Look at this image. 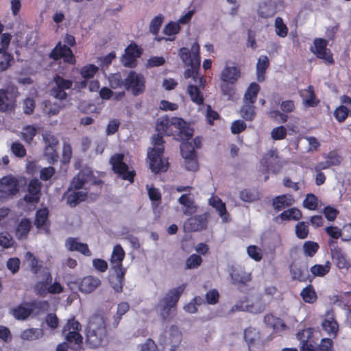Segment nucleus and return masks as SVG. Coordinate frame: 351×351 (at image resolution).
Here are the masks:
<instances>
[{
  "mask_svg": "<svg viewBox=\"0 0 351 351\" xmlns=\"http://www.w3.org/2000/svg\"><path fill=\"white\" fill-rule=\"evenodd\" d=\"M81 328V324L79 322L74 319H71L64 326L62 333L69 342H73L79 346L82 342V337L80 334Z\"/></svg>",
  "mask_w": 351,
  "mask_h": 351,
  "instance_id": "7",
  "label": "nucleus"
},
{
  "mask_svg": "<svg viewBox=\"0 0 351 351\" xmlns=\"http://www.w3.org/2000/svg\"><path fill=\"white\" fill-rule=\"evenodd\" d=\"M184 167L188 171H195L199 168L196 156L184 158Z\"/></svg>",
  "mask_w": 351,
  "mask_h": 351,
  "instance_id": "56",
  "label": "nucleus"
},
{
  "mask_svg": "<svg viewBox=\"0 0 351 351\" xmlns=\"http://www.w3.org/2000/svg\"><path fill=\"white\" fill-rule=\"evenodd\" d=\"M247 254L256 261H260L263 258L261 250L256 245H250L247 248Z\"/></svg>",
  "mask_w": 351,
  "mask_h": 351,
  "instance_id": "55",
  "label": "nucleus"
},
{
  "mask_svg": "<svg viewBox=\"0 0 351 351\" xmlns=\"http://www.w3.org/2000/svg\"><path fill=\"white\" fill-rule=\"evenodd\" d=\"M180 27L178 23L171 22L164 28L163 32L168 36H173L180 32Z\"/></svg>",
  "mask_w": 351,
  "mask_h": 351,
  "instance_id": "60",
  "label": "nucleus"
},
{
  "mask_svg": "<svg viewBox=\"0 0 351 351\" xmlns=\"http://www.w3.org/2000/svg\"><path fill=\"white\" fill-rule=\"evenodd\" d=\"M38 128L34 125H26L23 128L21 132V136L23 141L27 143H30L34 137L37 134Z\"/></svg>",
  "mask_w": 351,
  "mask_h": 351,
  "instance_id": "40",
  "label": "nucleus"
},
{
  "mask_svg": "<svg viewBox=\"0 0 351 351\" xmlns=\"http://www.w3.org/2000/svg\"><path fill=\"white\" fill-rule=\"evenodd\" d=\"M11 150L16 156L19 158H23L26 155V150L24 146L19 142L12 143Z\"/></svg>",
  "mask_w": 351,
  "mask_h": 351,
  "instance_id": "63",
  "label": "nucleus"
},
{
  "mask_svg": "<svg viewBox=\"0 0 351 351\" xmlns=\"http://www.w3.org/2000/svg\"><path fill=\"white\" fill-rule=\"evenodd\" d=\"M66 247L70 251H77L87 256L91 255L87 244L78 242L73 238H69L66 240Z\"/></svg>",
  "mask_w": 351,
  "mask_h": 351,
  "instance_id": "26",
  "label": "nucleus"
},
{
  "mask_svg": "<svg viewBox=\"0 0 351 351\" xmlns=\"http://www.w3.org/2000/svg\"><path fill=\"white\" fill-rule=\"evenodd\" d=\"M62 108L63 106L59 104L46 101L44 102L43 110L49 116H52L57 114Z\"/></svg>",
  "mask_w": 351,
  "mask_h": 351,
  "instance_id": "46",
  "label": "nucleus"
},
{
  "mask_svg": "<svg viewBox=\"0 0 351 351\" xmlns=\"http://www.w3.org/2000/svg\"><path fill=\"white\" fill-rule=\"evenodd\" d=\"M99 68L94 64H88L82 67L80 75L82 78L88 80L93 78L97 73Z\"/></svg>",
  "mask_w": 351,
  "mask_h": 351,
  "instance_id": "47",
  "label": "nucleus"
},
{
  "mask_svg": "<svg viewBox=\"0 0 351 351\" xmlns=\"http://www.w3.org/2000/svg\"><path fill=\"white\" fill-rule=\"evenodd\" d=\"M280 217L282 220H294L298 221L302 217V213L300 210L292 208L283 211Z\"/></svg>",
  "mask_w": 351,
  "mask_h": 351,
  "instance_id": "38",
  "label": "nucleus"
},
{
  "mask_svg": "<svg viewBox=\"0 0 351 351\" xmlns=\"http://www.w3.org/2000/svg\"><path fill=\"white\" fill-rule=\"evenodd\" d=\"M48 217V210L46 208L40 209L36 213L35 225L38 228L45 229V223Z\"/></svg>",
  "mask_w": 351,
  "mask_h": 351,
  "instance_id": "48",
  "label": "nucleus"
},
{
  "mask_svg": "<svg viewBox=\"0 0 351 351\" xmlns=\"http://www.w3.org/2000/svg\"><path fill=\"white\" fill-rule=\"evenodd\" d=\"M19 191V182L13 176H7L0 180V199L7 198Z\"/></svg>",
  "mask_w": 351,
  "mask_h": 351,
  "instance_id": "13",
  "label": "nucleus"
},
{
  "mask_svg": "<svg viewBox=\"0 0 351 351\" xmlns=\"http://www.w3.org/2000/svg\"><path fill=\"white\" fill-rule=\"evenodd\" d=\"M230 276L232 280L238 284H246L252 280L251 273L246 272L240 267H233Z\"/></svg>",
  "mask_w": 351,
  "mask_h": 351,
  "instance_id": "25",
  "label": "nucleus"
},
{
  "mask_svg": "<svg viewBox=\"0 0 351 351\" xmlns=\"http://www.w3.org/2000/svg\"><path fill=\"white\" fill-rule=\"evenodd\" d=\"M12 36L10 34H3L0 37V53H6L10 43Z\"/></svg>",
  "mask_w": 351,
  "mask_h": 351,
  "instance_id": "64",
  "label": "nucleus"
},
{
  "mask_svg": "<svg viewBox=\"0 0 351 351\" xmlns=\"http://www.w3.org/2000/svg\"><path fill=\"white\" fill-rule=\"evenodd\" d=\"M193 129H191L184 121L183 125L180 127H176L175 129V134H177L180 137L181 140L184 142L189 141L193 136Z\"/></svg>",
  "mask_w": 351,
  "mask_h": 351,
  "instance_id": "33",
  "label": "nucleus"
},
{
  "mask_svg": "<svg viewBox=\"0 0 351 351\" xmlns=\"http://www.w3.org/2000/svg\"><path fill=\"white\" fill-rule=\"evenodd\" d=\"M264 320L267 325L273 328L274 330H284L286 328L285 324L281 319L276 317L272 315H267Z\"/></svg>",
  "mask_w": 351,
  "mask_h": 351,
  "instance_id": "34",
  "label": "nucleus"
},
{
  "mask_svg": "<svg viewBox=\"0 0 351 351\" xmlns=\"http://www.w3.org/2000/svg\"><path fill=\"white\" fill-rule=\"evenodd\" d=\"M244 337L249 346L250 351H255V347L261 346L259 332L252 328L245 330Z\"/></svg>",
  "mask_w": 351,
  "mask_h": 351,
  "instance_id": "24",
  "label": "nucleus"
},
{
  "mask_svg": "<svg viewBox=\"0 0 351 351\" xmlns=\"http://www.w3.org/2000/svg\"><path fill=\"white\" fill-rule=\"evenodd\" d=\"M17 97V91L15 88L10 90H0V110L5 111L10 109Z\"/></svg>",
  "mask_w": 351,
  "mask_h": 351,
  "instance_id": "17",
  "label": "nucleus"
},
{
  "mask_svg": "<svg viewBox=\"0 0 351 351\" xmlns=\"http://www.w3.org/2000/svg\"><path fill=\"white\" fill-rule=\"evenodd\" d=\"M259 90L260 86L258 84L254 82L251 83L244 94L243 102L255 103Z\"/></svg>",
  "mask_w": 351,
  "mask_h": 351,
  "instance_id": "31",
  "label": "nucleus"
},
{
  "mask_svg": "<svg viewBox=\"0 0 351 351\" xmlns=\"http://www.w3.org/2000/svg\"><path fill=\"white\" fill-rule=\"evenodd\" d=\"M275 32L276 34L281 37L285 38L287 36L288 34V27L286 24L284 23L281 17H276L275 19Z\"/></svg>",
  "mask_w": 351,
  "mask_h": 351,
  "instance_id": "45",
  "label": "nucleus"
},
{
  "mask_svg": "<svg viewBox=\"0 0 351 351\" xmlns=\"http://www.w3.org/2000/svg\"><path fill=\"white\" fill-rule=\"evenodd\" d=\"M201 140L198 137L191 141L183 142L180 145V152L183 158L196 156L195 149L199 148Z\"/></svg>",
  "mask_w": 351,
  "mask_h": 351,
  "instance_id": "22",
  "label": "nucleus"
},
{
  "mask_svg": "<svg viewBox=\"0 0 351 351\" xmlns=\"http://www.w3.org/2000/svg\"><path fill=\"white\" fill-rule=\"evenodd\" d=\"M12 60L13 58L10 54L7 53H0V71L6 70L10 66Z\"/></svg>",
  "mask_w": 351,
  "mask_h": 351,
  "instance_id": "59",
  "label": "nucleus"
},
{
  "mask_svg": "<svg viewBox=\"0 0 351 351\" xmlns=\"http://www.w3.org/2000/svg\"><path fill=\"white\" fill-rule=\"evenodd\" d=\"M313 335V330L311 328H306L297 333V338L302 342V343H309L311 335Z\"/></svg>",
  "mask_w": 351,
  "mask_h": 351,
  "instance_id": "62",
  "label": "nucleus"
},
{
  "mask_svg": "<svg viewBox=\"0 0 351 351\" xmlns=\"http://www.w3.org/2000/svg\"><path fill=\"white\" fill-rule=\"evenodd\" d=\"M101 285L100 280L92 276L83 278L79 285V289L84 293H90L94 291Z\"/></svg>",
  "mask_w": 351,
  "mask_h": 351,
  "instance_id": "21",
  "label": "nucleus"
},
{
  "mask_svg": "<svg viewBox=\"0 0 351 351\" xmlns=\"http://www.w3.org/2000/svg\"><path fill=\"white\" fill-rule=\"evenodd\" d=\"M207 226L206 215L195 216L189 219L184 223V229L185 231H198L206 228Z\"/></svg>",
  "mask_w": 351,
  "mask_h": 351,
  "instance_id": "18",
  "label": "nucleus"
},
{
  "mask_svg": "<svg viewBox=\"0 0 351 351\" xmlns=\"http://www.w3.org/2000/svg\"><path fill=\"white\" fill-rule=\"evenodd\" d=\"M341 101L342 105L334 111V116L339 122L344 121L349 113L351 116V98L344 95L341 97Z\"/></svg>",
  "mask_w": 351,
  "mask_h": 351,
  "instance_id": "19",
  "label": "nucleus"
},
{
  "mask_svg": "<svg viewBox=\"0 0 351 351\" xmlns=\"http://www.w3.org/2000/svg\"><path fill=\"white\" fill-rule=\"evenodd\" d=\"M328 245L333 260L337 266L340 269H349L351 267V261L347 258L346 254L341 248L337 245V241L333 239L328 240Z\"/></svg>",
  "mask_w": 351,
  "mask_h": 351,
  "instance_id": "10",
  "label": "nucleus"
},
{
  "mask_svg": "<svg viewBox=\"0 0 351 351\" xmlns=\"http://www.w3.org/2000/svg\"><path fill=\"white\" fill-rule=\"evenodd\" d=\"M50 57L55 60L63 58L65 62L73 64L75 63V58L71 49L58 43L50 53Z\"/></svg>",
  "mask_w": 351,
  "mask_h": 351,
  "instance_id": "14",
  "label": "nucleus"
},
{
  "mask_svg": "<svg viewBox=\"0 0 351 351\" xmlns=\"http://www.w3.org/2000/svg\"><path fill=\"white\" fill-rule=\"evenodd\" d=\"M318 204L317 198L313 194H308L304 200L303 205L308 210H314Z\"/></svg>",
  "mask_w": 351,
  "mask_h": 351,
  "instance_id": "53",
  "label": "nucleus"
},
{
  "mask_svg": "<svg viewBox=\"0 0 351 351\" xmlns=\"http://www.w3.org/2000/svg\"><path fill=\"white\" fill-rule=\"evenodd\" d=\"M303 300L309 304H313L317 300V294L312 286H308L303 289L300 293Z\"/></svg>",
  "mask_w": 351,
  "mask_h": 351,
  "instance_id": "36",
  "label": "nucleus"
},
{
  "mask_svg": "<svg viewBox=\"0 0 351 351\" xmlns=\"http://www.w3.org/2000/svg\"><path fill=\"white\" fill-rule=\"evenodd\" d=\"M185 287L186 286L183 285L170 290L162 299L160 308V314L163 319H167L171 315L172 308L175 307Z\"/></svg>",
  "mask_w": 351,
  "mask_h": 351,
  "instance_id": "5",
  "label": "nucleus"
},
{
  "mask_svg": "<svg viewBox=\"0 0 351 351\" xmlns=\"http://www.w3.org/2000/svg\"><path fill=\"white\" fill-rule=\"evenodd\" d=\"M107 341L106 324L101 315L91 317L88 322L86 341L93 348L102 346Z\"/></svg>",
  "mask_w": 351,
  "mask_h": 351,
  "instance_id": "2",
  "label": "nucleus"
},
{
  "mask_svg": "<svg viewBox=\"0 0 351 351\" xmlns=\"http://www.w3.org/2000/svg\"><path fill=\"white\" fill-rule=\"evenodd\" d=\"M124 86L134 95H138L145 89V80L142 74L130 72L124 80Z\"/></svg>",
  "mask_w": 351,
  "mask_h": 351,
  "instance_id": "6",
  "label": "nucleus"
},
{
  "mask_svg": "<svg viewBox=\"0 0 351 351\" xmlns=\"http://www.w3.org/2000/svg\"><path fill=\"white\" fill-rule=\"evenodd\" d=\"M124 155L123 154H117L110 158L113 171L120 175L123 179L132 182L134 173L133 171H129L128 165L123 162Z\"/></svg>",
  "mask_w": 351,
  "mask_h": 351,
  "instance_id": "9",
  "label": "nucleus"
},
{
  "mask_svg": "<svg viewBox=\"0 0 351 351\" xmlns=\"http://www.w3.org/2000/svg\"><path fill=\"white\" fill-rule=\"evenodd\" d=\"M318 247L319 245L317 243L311 241H307L303 245L304 253L308 256H313L318 250Z\"/></svg>",
  "mask_w": 351,
  "mask_h": 351,
  "instance_id": "61",
  "label": "nucleus"
},
{
  "mask_svg": "<svg viewBox=\"0 0 351 351\" xmlns=\"http://www.w3.org/2000/svg\"><path fill=\"white\" fill-rule=\"evenodd\" d=\"M125 257V252L120 245H116L112 250L110 259V265L112 269L117 271V270H125L122 267V261Z\"/></svg>",
  "mask_w": 351,
  "mask_h": 351,
  "instance_id": "20",
  "label": "nucleus"
},
{
  "mask_svg": "<svg viewBox=\"0 0 351 351\" xmlns=\"http://www.w3.org/2000/svg\"><path fill=\"white\" fill-rule=\"evenodd\" d=\"M43 336V331L38 328H29L22 332L21 337L24 340L32 341Z\"/></svg>",
  "mask_w": 351,
  "mask_h": 351,
  "instance_id": "43",
  "label": "nucleus"
},
{
  "mask_svg": "<svg viewBox=\"0 0 351 351\" xmlns=\"http://www.w3.org/2000/svg\"><path fill=\"white\" fill-rule=\"evenodd\" d=\"M239 197L241 200L246 202H252L258 199L257 193L251 192L248 190H243L241 191Z\"/></svg>",
  "mask_w": 351,
  "mask_h": 351,
  "instance_id": "58",
  "label": "nucleus"
},
{
  "mask_svg": "<svg viewBox=\"0 0 351 351\" xmlns=\"http://www.w3.org/2000/svg\"><path fill=\"white\" fill-rule=\"evenodd\" d=\"M254 104L252 102H243L240 113L241 117L245 120L250 121L254 118L255 114Z\"/></svg>",
  "mask_w": 351,
  "mask_h": 351,
  "instance_id": "37",
  "label": "nucleus"
},
{
  "mask_svg": "<svg viewBox=\"0 0 351 351\" xmlns=\"http://www.w3.org/2000/svg\"><path fill=\"white\" fill-rule=\"evenodd\" d=\"M330 263L328 261L325 265H315L311 268V271L315 276H323L328 273Z\"/></svg>",
  "mask_w": 351,
  "mask_h": 351,
  "instance_id": "49",
  "label": "nucleus"
},
{
  "mask_svg": "<svg viewBox=\"0 0 351 351\" xmlns=\"http://www.w3.org/2000/svg\"><path fill=\"white\" fill-rule=\"evenodd\" d=\"M267 303L263 295H252L238 302L232 308V311H242L257 314L265 311Z\"/></svg>",
  "mask_w": 351,
  "mask_h": 351,
  "instance_id": "4",
  "label": "nucleus"
},
{
  "mask_svg": "<svg viewBox=\"0 0 351 351\" xmlns=\"http://www.w3.org/2000/svg\"><path fill=\"white\" fill-rule=\"evenodd\" d=\"M96 183L92 171L88 169H83L73 179L71 188L65 194L67 204L75 206L82 201L95 200L97 194L88 192L86 185L94 186Z\"/></svg>",
  "mask_w": 351,
  "mask_h": 351,
  "instance_id": "1",
  "label": "nucleus"
},
{
  "mask_svg": "<svg viewBox=\"0 0 351 351\" xmlns=\"http://www.w3.org/2000/svg\"><path fill=\"white\" fill-rule=\"evenodd\" d=\"M322 328L330 335L335 337L338 331V324L332 314L326 315L322 323Z\"/></svg>",
  "mask_w": 351,
  "mask_h": 351,
  "instance_id": "28",
  "label": "nucleus"
},
{
  "mask_svg": "<svg viewBox=\"0 0 351 351\" xmlns=\"http://www.w3.org/2000/svg\"><path fill=\"white\" fill-rule=\"evenodd\" d=\"M202 262L201 256L193 254L191 255L186 261V266L187 269H194L198 267Z\"/></svg>",
  "mask_w": 351,
  "mask_h": 351,
  "instance_id": "51",
  "label": "nucleus"
},
{
  "mask_svg": "<svg viewBox=\"0 0 351 351\" xmlns=\"http://www.w3.org/2000/svg\"><path fill=\"white\" fill-rule=\"evenodd\" d=\"M116 272V276L112 278L111 284L112 287L116 292H121L123 288V280L125 274V270H117Z\"/></svg>",
  "mask_w": 351,
  "mask_h": 351,
  "instance_id": "35",
  "label": "nucleus"
},
{
  "mask_svg": "<svg viewBox=\"0 0 351 351\" xmlns=\"http://www.w3.org/2000/svg\"><path fill=\"white\" fill-rule=\"evenodd\" d=\"M209 204L212 206L218 212L219 215L221 217L223 222L227 223L229 221V214L226 210V204L221 199L215 195H212L209 200Z\"/></svg>",
  "mask_w": 351,
  "mask_h": 351,
  "instance_id": "23",
  "label": "nucleus"
},
{
  "mask_svg": "<svg viewBox=\"0 0 351 351\" xmlns=\"http://www.w3.org/2000/svg\"><path fill=\"white\" fill-rule=\"evenodd\" d=\"M152 143L154 147L147 153L149 168L155 173L166 171L169 167V162L167 158L162 156L163 141L160 134L153 136Z\"/></svg>",
  "mask_w": 351,
  "mask_h": 351,
  "instance_id": "3",
  "label": "nucleus"
},
{
  "mask_svg": "<svg viewBox=\"0 0 351 351\" xmlns=\"http://www.w3.org/2000/svg\"><path fill=\"white\" fill-rule=\"evenodd\" d=\"M187 93L189 95L191 101L200 105L204 102L203 94L197 86L189 84L187 87Z\"/></svg>",
  "mask_w": 351,
  "mask_h": 351,
  "instance_id": "32",
  "label": "nucleus"
},
{
  "mask_svg": "<svg viewBox=\"0 0 351 351\" xmlns=\"http://www.w3.org/2000/svg\"><path fill=\"white\" fill-rule=\"evenodd\" d=\"M141 53V50L136 45H130L125 49V54L122 57V64L127 67L135 66L136 58L140 56Z\"/></svg>",
  "mask_w": 351,
  "mask_h": 351,
  "instance_id": "16",
  "label": "nucleus"
},
{
  "mask_svg": "<svg viewBox=\"0 0 351 351\" xmlns=\"http://www.w3.org/2000/svg\"><path fill=\"white\" fill-rule=\"evenodd\" d=\"M31 313V309L24 305H19L11 310V313L17 319H25Z\"/></svg>",
  "mask_w": 351,
  "mask_h": 351,
  "instance_id": "42",
  "label": "nucleus"
},
{
  "mask_svg": "<svg viewBox=\"0 0 351 351\" xmlns=\"http://www.w3.org/2000/svg\"><path fill=\"white\" fill-rule=\"evenodd\" d=\"M240 77L239 70L234 66H227L222 71L220 79L223 82L234 83Z\"/></svg>",
  "mask_w": 351,
  "mask_h": 351,
  "instance_id": "27",
  "label": "nucleus"
},
{
  "mask_svg": "<svg viewBox=\"0 0 351 351\" xmlns=\"http://www.w3.org/2000/svg\"><path fill=\"white\" fill-rule=\"evenodd\" d=\"M276 13L275 7L271 3L264 2L261 3L258 9V14L263 18H269Z\"/></svg>",
  "mask_w": 351,
  "mask_h": 351,
  "instance_id": "39",
  "label": "nucleus"
},
{
  "mask_svg": "<svg viewBox=\"0 0 351 351\" xmlns=\"http://www.w3.org/2000/svg\"><path fill=\"white\" fill-rule=\"evenodd\" d=\"M269 59L266 56H261L256 63L257 80L262 82L265 80V73L269 66Z\"/></svg>",
  "mask_w": 351,
  "mask_h": 351,
  "instance_id": "29",
  "label": "nucleus"
},
{
  "mask_svg": "<svg viewBox=\"0 0 351 351\" xmlns=\"http://www.w3.org/2000/svg\"><path fill=\"white\" fill-rule=\"evenodd\" d=\"M183 124L184 120L181 118L161 117L157 120L156 129L160 134L170 136L175 134L176 127H180Z\"/></svg>",
  "mask_w": 351,
  "mask_h": 351,
  "instance_id": "8",
  "label": "nucleus"
},
{
  "mask_svg": "<svg viewBox=\"0 0 351 351\" xmlns=\"http://www.w3.org/2000/svg\"><path fill=\"white\" fill-rule=\"evenodd\" d=\"M295 234L299 239H304L308 234V225L305 222H299L295 226Z\"/></svg>",
  "mask_w": 351,
  "mask_h": 351,
  "instance_id": "52",
  "label": "nucleus"
},
{
  "mask_svg": "<svg viewBox=\"0 0 351 351\" xmlns=\"http://www.w3.org/2000/svg\"><path fill=\"white\" fill-rule=\"evenodd\" d=\"M199 67H191V69H189L184 72V77L190 78L191 77L195 83H197L199 87L204 86V80L202 77L198 75V73L197 71V69Z\"/></svg>",
  "mask_w": 351,
  "mask_h": 351,
  "instance_id": "41",
  "label": "nucleus"
},
{
  "mask_svg": "<svg viewBox=\"0 0 351 351\" xmlns=\"http://www.w3.org/2000/svg\"><path fill=\"white\" fill-rule=\"evenodd\" d=\"M31 227V223L29 220L25 219H22L19 224L17 226L16 234L19 239H22L25 237L29 232Z\"/></svg>",
  "mask_w": 351,
  "mask_h": 351,
  "instance_id": "44",
  "label": "nucleus"
},
{
  "mask_svg": "<svg viewBox=\"0 0 351 351\" xmlns=\"http://www.w3.org/2000/svg\"><path fill=\"white\" fill-rule=\"evenodd\" d=\"M287 135V130L284 126L274 128L271 132V136L274 140L284 139Z\"/></svg>",
  "mask_w": 351,
  "mask_h": 351,
  "instance_id": "57",
  "label": "nucleus"
},
{
  "mask_svg": "<svg viewBox=\"0 0 351 351\" xmlns=\"http://www.w3.org/2000/svg\"><path fill=\"white\" fill-rule=\"evenodd\" d=\"M51 84L53 86L51 90V95L56 99L63 100L66 97L65 90L69 89L73 83L69 80L56 75L54 77Z\"/></svg>",
  "mask_w": 351,
  "mask_h": 351,
  "instance_id": "11",
  "label": "nucleus"
},
{
  "mask_svg": "<svg viewBox=\"0 0 351 351\" xmlns=\"http://www.w3.org/2000/svg\"><path fill=\"white\" fill-rule=\"evenodd\" d=\"M294 203V199L290 195H282L273 200V206L276 210H280Z\"/></svg>",
  "mask_w": 351,
  "mask_h": 351,
  "instance_id": "30",
  "label": "nucleus"
},
{
  "mask_svg": "<svg viewBox=\"0 0 351 351\" xmlns=\"http://www.w3.org/2000/svg\"><path fill=\"white\" fill-rule=\"evenodd\" d=\"M25 262L31 267V269L34 273H37L39 270L40 265L38 264V261L36 257L29 252L25 253Z\"/></svg>",
  "mask_w": 351,
  "mask_h": 351,
  "instance_id": "50",
  "label": "nucleus"
},
{
  "mask_svg": "<svg viewBox=\"0 0 351 351\" xmlns=\"http://www.w3.org/2000/svg\"><path fill=\"white\" fill-rule=\"evenodd\" d=\"M179 55L185 64H189L191 67L199 66V46L197 43L191 46V53L187 48L183 47L180 49Z\"/></svg>",
  "mask_w": 351,
  "mask_h": 351,
  "instance_id": "12",
  "label": "nucleus"
},
{
  "mask_svg": "<svg viewBox=\"0 0 351 351\" xmlns=\"http://www.w3.org/2000/svg\"><path fill=\"white\" fill-rule=\"evenodd\" d=\"M163 16L161 14H159L156 16H155L150 23L149 25V29L150 32L156 35L159 31L160 27L161 26L162 22H163Z\"/></svg>",
  "mask_w": 351,
  "mask_h": 351,
  "instance_id": "54",
  "label": "nucleus"
},
{
  "mask_svg": "<svg viewBox=\"0 0 351 351\" xmlns=\"http://www.w3.org/2000/svg\"><path fill=\"white\" fill-rule=\"evenodd\" d=\"M327 41L322 38H317L314 41V47L312 51L317 58L323 59L327 63H332L333 59L330 51L326 48Z\"/></svg>",
  "mask_w": 351,
  "mask_h": 351,
  "instance_id": "15",
  "label": "nucleus"
}]
</instances>
